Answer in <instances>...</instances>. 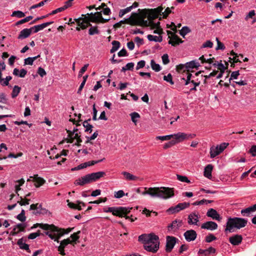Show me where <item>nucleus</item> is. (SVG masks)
Wrapping results in <instances>:
<instances>
[{"label":"nucleus","instance_id":"nucleus-42","mask_svg":"<svg viewBox=\"0 0 256 256\" xmlns=\"http://www.w3.org/2000/svg\"><path fill=\"white\" fill-rule=\"evenodd\" d=\"M80 233V231L79 230L77 232H74L70 235V238H72V241H73V245L74 246V244H76V242L78 240L80 236L78 234Z\"/></svg>","mask_w":256,"mask_h":256},{"label":"nucleus","instance_id":"nucleus-34","mask_svg":"<svg viewBox=\"0 0 256 256\" xmlns=\"http://www.w3.org/2000/svg\"><path fill=\"white\" fill-rule=\"evenodd\" d=\"M220 153L219 152L218 148H216L214 146H212L210 148V157L212 158H214L216 156L218 155Z\"/></svg>","mask_w":256,"mask_h":256},{"label":"nucleus","instance_id":"nucleus-59","mask_svg":"<svg viewBox=\"0 0 256 256\" xmlns=\"http://www.w3.org/2000/svg\"><path fill=\"white\" fill-rule=\"evenodd\" d=\"M216 40L217 42V47L216 48V50H224L225 46H224V44L219 40L218 38H216Z\"/></svg>","mask_w":256,"mask_h":256},{"label":"nucleus","instance_id":"nucleus-27","mask_svg":"<svg viewBox=\"0 0 256 256\" xmlns=\"http://www.w3.org/2000/svg\"><path fill=\"white\" fill-rule=\"evenodd\" d=\"M138 10L140 14H138V16H136V20H140L142 18H143V20H144V18L147 17V12H148V9H138Z\"/></svg>","mask_w":256,"mask_h":256},{"label":"nucleus","instance_id":"nucleus-24","mask_svg":"<svg viewBox=\"0 0 256 256\" xmlns=\"http://www.w3.org/2000/svg\"><path fill=\"white\" fill-rule=\"evenodd\" d=\"M186 70H188V68H198L200 66V64L198 61L196 60H192L190 62H186Z\"/></svg>","mask_w":256,"mask_h":256},{"label":"nucleus","instance_id":"nucleus-48","mask_svg":"<svg viewBox=\"0 0 256 256\" xmlns=\"http://www.w3.org/2000/svg\"><path fill=\"white\" fill-rule=\"evenodd\" d=\"M124 195L128 196V193H126V194H124V192L122 190H120L116 192H114V197L118 198H122Z\"/></svg>","mask_w":256,"mask_h":256},{"label":"nucleus","instance_id":"nucleus-13","mask_svg":"<svg viewBox=\"0 0 256 256\" xmlns=\"http://www.w3.org/2000/svg\"><path fill=\"white\" fill-rule=\"evenodd\" d=\"M206 216L208 217L212 218L213 220H216L218 222L221 221L222 218L220 216V214L216 212V210L214 208L209 209L207 212Z\"/></svg>","mask_w":256,"mask_h":256},{"label":"nucleus","instance_id":"nucleus-56","mask_svg":"<svg viewBox=\"0 0 256 256\" xmlns=\"http://www.w3.org/2000/svg\"><path fill=\"white\" fill-rule=\"evenodd\" d=\"M51 0H44L41 1L40 2L36 4L33 5L32 6L31 8H36L38 7H40L42 6H43L47 2L50 1Z\"/></svg>","mask_w":256,"mask_h":256},{"label":"nucleus","instance_id":"nucleus-16","mask_svg":"<svg viewBox=\"0 0 256 256\" xmlns=\"http://www.w3.org/2000/svg\"><path fill=\"white\" fill-rule=\"evenodd\" d=\"M242 238L241 235L236 234L229 238L230 242L234 246H238L242 242Z\"/></svg>","mask_w":256,"mask_h":256},{"label":"nucleus","instance_id":"nucleus-29","mask_svg":"<svg viewBox=\"0 0 256 256\" xmlns=\"http://www.w3.org/2000/svg\"><path fill=\"white\" fill-rule=\"evenodd\" d=\"M190 204L189 202H184L182 203H179L176 205V208H177L178 211L179 212L181 210H184L185 208L189 207Z\"/></svg>","mask_w":256,"mask_h":256},{"label":"nucleus","instance_id":"nucleus-25","mask_svg":"<svg viewBox=\"0 0 256 256\" xmlns=\"http://www.w3.org/2000/svg\"><path fill=\"white\" fill-rule=\"evenodd\" d=\"M34 181L35 182L34 185L36 187L38 188L44 184L46 180L42 178L38 177V175H34Z\"/></svg>","mask_w":256,"mask_h":256},{"label":"nucleus","instance_id":"nucleus-28","mask_svg":"<svg viewBox=\"0 0 256 256\" xmlns=\"http://www.w3.org/2000/svg\"><path fill=\"white\" fill-rule=\"evenodd\" d=\"M253 212L252 208V206H250L246 208L242 209L241 210V214L244 216H250V213Z\"/></svg>","mask_w":256,"mask_h":256},{"label":"nucleus","instance_id":"nucleus-39","mask_svg":"<svg viewBox=\"0 0 256 256\" xmlns=\"http://www.w3.org/2000/svg\"><path fill=\"white\" fill-rule=\"evenodd\" d=\"M150 65L152 69L156 72H160L161 70L160 66L156 64L154 60H151Z\"/></svg>","mask_w":256,"mask_h":256},{"label":"nucleus","instance_id":"nucleus-60","mask_svg":"<svg viewBox=\"0 0 256 256\" xmlns=\"http://www.w3.org/2000/svg\"><path fill=\"white\" fill-rule=\"evenodd\" d=\"M248 153L250 154L252 156H256V145L252 146Z\"/></svg>","mask_w":256,"mask_h":256},{"label":"nucleus","instance_id":"nucleus-38","mask_svg":"<svg viewBox=\"0 0 256 256\" xmlns=\"http://www.w3.org/2000/svg\"><path fill=\"white\" fill-rule=\"evenodd\" d=\"M122 174L125 176V178L127 180H136L138 179V177L132 174H130L128 172H122Z\"/></svg>","mask_w":256,"mask_h":256},{"label":"nucleus","instance_id":"nucleus-33","mask_svg":"<svg viewBox=\"0 0 256 256\" xmlns=\"http://www.w3.org/2000/svg\"><path fill=\"white\" fill-rule=\"evenodd\" d=\"M136 26H150V20L148 22V20H143V18H142L140 20H136Z\"/></svg>","mask_w":256,"mask_h":256},{"label":"nucleus","instance_id":"nucleus-37","mask_svg":"<svg viewBox=\"0 0 256 256\" xmlns=\"http://www.w3.org/2000/svg\"><path fill=\"white\" fill-rule=\"evenodd\" d=\"M20 87L18 86H14L12 92V98H15L20 93Z\"/></svg>","mask_w":256,"mask_h":256},{"label":"nucleus","instance_id":"nucleus-26","mask_svg":"<svg viewBox=\"0 0 256 256\" xmlns=\"http://www.w3.org/2000/svg\"><path fill=\"white\" fill-rule=\"evenodd\" d=\"M173 136V138L175 139L174 140H176V143L182 142L183 140H186V138L184 136L185 133L184 132H178L176 134H174Z\"/></svg>","mask_w":256,"mask_h":256},{"label":"nucleus","instance_id":"nucleus-21","mask_svg":"<svg viewBox=\"0 0 256 256\" xmlns=\"http://www.w3.org/2000/svg\"><path fill=\"white\" fill-rule=\"evenodd\" d=\"M31 28H24L20 31L18 36V39H24L28 38L32 34Z\"/></svg>","mask_w":256,"mask_h":256},{"label":"nucleus","instance_id":"nucleus-45","mask_svg":"<svg viewBox=\"0 0 256 256\" xmlns=\"http://www.w3.org/2000/svg\"><path fill=\"white\" fill-rule=\"evenodd\" d=\"M24 13L20 10L14 11L12 14V16H16L18 18H24Z\"/></svg>","mask_w":256,"mask_h":256},{"label":"nucleus","instance_id":"nucleus-36","mask_svg":"<svg viewBox=\"0 0 256 256\" xmlns=\"http://www.w3.org/2000/svg\"><path fill=\"white\" fill-rule=\"evenodd\" d=\"M90 28L88 30V34L90 35L98 34H100V30H98L97 26H90Z\"/></svg>","mask_w":256,"mask_h":256},{"label":"nucleus","instance_id":"nucleus-35","mask_svg":"<svg viewBox=\"0 0 256 256\" xmlns=\"http://www.w3.org/2000/svg\"><path fill=\"white\" fill-rule=\"evenodd\" d=\"M147 38L150 41H154L156 42H161L162 40V37L161 36H157L151 34L148 35Z\"/></svg>","mask_w":256,"mask_h":256},{"label":"nucleus","instance_id":"nucleus-64","mask_svg":"<svg viewBox=\"0 0 256 256\" xmlns=\"http://www.w3.org/2000/svg\"><path fill=\"white\" fill-rule=\"evenodd\" d=\"M162 62L164 64H167L170 62V60L168 54H164L162 56Z\"/></svg>","mask_w":256,"mask_h":256},{"label":"nucleus","instance_id":"nucleus-43","mask_svg":"<svg viewBox=\"0 0 256 256\" xmlns=\"http://www.w3.org/2000/svg\"><path fill=\"white\" fill-rule=\"evenodd\" d=\"M82 125L84 128H86L85 132H89L90 133L92 132V128H93V126L90 124L89 123H88L86 122H84L82 123Z\"/></svg>","mask_w":256,"mask_h":256},{"label":"nucleus","instance_id":"nucleus-46","mask_svg":"<svg viewBox=\"0 0 256 256\" xmlns=\"http://www.w3.org/2000/svg\"><path fill=\"white\" fill-rule=\"evenodd\" d=\"M226 66H225L222 64L219 63L218 64V68L220 70L221 73H224L225 70L228 68V62H226Z\"/></svg>","mask_w":256,"mask_h":256},{"label":"nucleus","instance_id":"nucleus-19","mask_svg":"<svg viewBox=\"0 0 256 256\" xmlns=\"http://www.w3.org/2000/svg\"><path fill=\"white\" fill-rule=\"evenodd\" d=\"M182 220H174L172 224L168 226V230H176L179 228L182 225Z\"/></svg>","mask_w":256,"mask_h":256},{"label":"nucleus","instance_id":"nucleus-7","mask_svg":"<svg viewBox=\"0 0 256 256\" xmlns=\"http://www.w3.org/2000/svg\"><path fill=\"white\" fill-rule=\"evenodd\" d=\"M177 240H178V239L174 236H166V251L167 252H172Z\"/></svg>","mask_w":256,"mask_h":256},{"label":"nucleus","instance_id":"nucleus-31","mask_svg":"<svg viewBox=\"0 0 256 256\" xmlns=\"http://www.w3.org/2000/svg\"><path fill=\"white\" fill-rule=\"evenodd\" d=\"M149 14L148 16V19L150 22L153 21L154 20L157 18L159 15H158L155 12L152 10V9H148Z\"/></svg>","mask_w":256,"mask_h":256},{"label":"nucleus","instance_id":"nucleus-55","mask_svg":"<svg viewBox=\"0 0 256 256\" xmlns=\"http://www.w3.org/2000/svg\"><path fill=\"white\" fill-rule=\"evenodd\" d=\"M176 144V140H172L170 142L166 143L164 146V148L167 149L172 146Z\"/></svg>","mask_w":256,"mask_h":256},{"label":"nucleus","instance_id":"nucleus-12","mask_svg":"<svg viewBox=\"0 0 256 256\" xmlns=\"http://www.w3.org/2000/svg\"><path fill=\"white\" fill-rule=\"evenodd\" d=\"M138 16V14L132 12L130 18L122 20V22H123V24H128L132 26H136L137 24L136 16Z\"/></svg>","mask_w":256,"mask_h":256},{"label":"nucleus","instance_id":"nucleus-47","mask_svg":"<svg viewBox=\"0 0 256 256\" xmlns=\"http://www.w3.org/2000/svg\"><path fill=\"white\" fill-rule=\"evenodd\" d=\"M173 134L167 135L164 136H158L156 137V140H170L171 138H173Z\"/></svg>","mask_w":256,"mask_h":256},{"label":"nucleus","instance_id":"nucleus-3","mask_svg":"<svg viewBox=\"0 0 256 256\" xmlns=\"http://www.w3.org/2000/svg\"><path fill=\"white\" fill-rule=\"evenodd\" d=\"M248 223V220L243 218L234 217L229 218L226 222V228L224 232H234V228L240 229L244 228Z\"/></svg>","mask_w":256,"mask_h":256},{"label":"nucleus","instance_id":"nucleus-54","mask_svg":"<svg viewBox=\"0 0 256 256\" xmlns=\"http://www.w3.org/2000/svg\"><path fill=\"white\" fill-rule=\"evenodd\" d=\"M102 160H98L97 161H95V160L90 161V162H84V164L86 166V168H87L88 166H93L98 162H101Z\"/></svg>","mask_w":256,"mask_h":256},{"label":"nucleus","instance_id":"nucleus-32","mask_svg":"<svg viewBox=\"0 0 256 256\" xmlns=\"http://www.w3.org/2000/svg\"><path fill=\"white\" fill-rule=\"evenodd\" d=\"M186 74H187V76H186V80H185L184 78H182V80H185V84H184L185 86L188 85L190 83V80L192 78H196V76H193V75L190 72V70H188L186 71Z\"/></svg>","mask_w":256,"mask_h":256},{"label":"nucleus","instance_id":"nucleus-61","mask_svg":"<svg viewBox=\"0 0 256 256\" xmlns=\"http://www.w3.org/2000/svg\"><path fill=\"white\" fill-rule=\"evenodd\" d=\"M166 212L170 214H173L174 213L178 212L177 208H176V206L170 207L166 210Z\"/></svg>","mask_w":256,"mask_h":256},{"label":"nucleus","instance_id":"nucleus-51","mask_svg":"<svg viewBox=\"0 0 256 256\" xmlns=\"http://www.w3.org/2000/svg\"><path fill=\"white\" fill-rule=\"evenodd\" d=\"M164 80L166 82H170L171 84H174V82L172 80V76L170 74H168L167 76H164Z\"/></svg>","mask_w":256,"mask_h":256},{"label":"nucleus","instance_id":"nucleus-40","mask_svg":"<svg viewBox=\"0 0 256 256\" xmlns=\"http://www.w3.org/2000/svg\"><path fill=\"white\" fill-rule=\"evenodd\" d=\"M190 32V29L188 26H184L180 30V34L184 38L185 36Z\"/></svg>","mask_w":256,"mask_h":256},{"label":"nucleus","instance_id":"nucleus-50","mask_svg":"<svg viewBox=\"0 0 256 256\" xmlns=\"http://www.w3.org/2000/svg\"><path fill=\"white\" fill-rule=\"evenodd\" d=\"M174 6H172L170 8L168 7L164 10V12H162L163 15V18H166L168 14L172 12L171 9H174Z\"/></svg>","mask_w":256,"mask_h":256},{"label":"nucleus","instance_id":"nucleus-58","mask_svg":"<svg viewBox=\"0 0 256 256\" xmlns=\"http://www.w3.org/2000/svg\"><path fill=\"white\" fill-rule=\"evenodd\" d=\"M228 145V143L224 142L219 146H217L216 148H218L219 152L221 153Z\"/></svg>","mask_w":256,"mask_h":256},{"label":"nucleus","instance_id":"nucleus-52","mask_svg":"<svg viewBox=\"0 0 256 256\" xmlns=\"http://www.w3.org/2000/svg\"><path fill=\"white\" fill-rule=\"evenodd\" d=\"M206 242H210L212 241L216 240V238L212 234H208L206 237Z\"/></svg>","mask_w":256,"mask_h":256},{"label":"nucleus","instance_id":"nucleus-49","mask_svg":"<svg viewBox=\"0 0 256 256\" xmlns=\"http://www.w3.org/2000/svg\"><path fill=\"white\" fill-rule=\"evenodd\" d=\"M130 116H131L132 122L134 124H136V122H137V120H136V118H140V115L138 112H136L131 113L130 114Z\"/></svg>","mask_w":256,"mask_h":256},{"label":"nucleus","instance_id":"nucleus-18","mask_svg":"<svg viewBox=\"0 0 256 256\" xmlns=\"http://www.w3.org/2000/svg\"><path fill=\"white\" fill-rule=\"evenodd\" d=\"M37 227H40L43 230H48V232H52V227H54V226H53V224L37 223L36 224H34L33 226H32L31 227V229L35 228H36Z\"/></svg>","mask_w":256,"mask_h":256},{"label":"nucleus","instance_id":"nucleus-20","mask_svg":"<svg viewBox=\"0 0 256 256\" xmlns=\"http://www.w3.org/2000/svg\"><path fill=\"white\" fill-rule=\"evenodd\" d=\"M54 23V22H47L45 23H43L41 24L34 26L33 27L30 28L32 30H34V33H36L38 32V31L43 30L46 26H50V24Z\"/></svg>","mask_w":256,"mask_h":256},{"label":"nucleus","instance_id":"nucleus-4","mask_svg":"<svg viewBox=\"0 0 256 256\" xmlns=\"http://www.w3.org/2000/svg\"><path fill=\"white\" fill-rule=\"evenodd\" d=\"M106 173L104 172H98L88 174L76 180L74 184L75 185L83 186L86 184L96 181L100 178L104 177Z\"/></svg>","mask_w":256,"mask_h":256},{"label":"nucleus","instance_id":"nucleus-44","mask_svg":"<svg viewBox=\"0 0 256 256\" xmlns=\"http://www.w3.org/2000/svg\"><path fill=\"white\" fill-rule=\"evenodd\" d=\"M176 177H177V179L182 182H186L188 184L190 183V180L188 179V178L186 176H182V175L177 174Z\"/></svg>","mask_w":256,"mask_h":256},{"label":"nucleus","instance_id":"nucleus-53","mask_svg":"<svg viewBox=\"0 0 256 256\" xmlns=\"http://www.w3.org/2000/svg\"><path fill=\"white\" fill-rule=\"evenodd\" d=\"M66 9V6H64L62 7L59 8L54 10H52L49 14L50 15H54L58 12H62Z\"/></svg>","mask_w":256,"mask_h":256},{"label":"nucleus","instance_id":"nucleus-62","mask_svg":"<svg viewBox=\"0 0 256 256\" xmlns=\"http://www.w3.org/2000/svg\"><path fill=\"white\" fill-rule=\"evenodd\" d=\"M17 229L18 228V230L19 232H24L25 230V228L26 226V224H18L16 226Z\"/></svg>","mask_w":256,"mask_h":256},{"label":"nucleus","instance_id":"nucleus-63","mask_svg":"<svg viewBox=\"0 0 256 256\" xmlns=\"http://www.w3.org/2000/svg\"><path fill=\"white\" fill-rule=\"evenodd\" d=\"M151 29H154V28H160V22H158L156 23H155L154 22V21L151 20L150 22Z\"/></svg>","mask_w":256,"mask_h":256},{"label":"nucleus","instance_id":"nucleus-9","mask_svg":"<svg viewBox=\"0 0 256 256\" xmlns=\"http://www.w3.org/2000/svg\"><path fill=\"white\" fill-rule=\"evenodd\" d=\"M68 244H73V241H72L69 238L64 239L60 242V245L58 247V250L60 254L62 256L66 255L64 248Z\"/></svg>","mask_w":256,"mask_h":256},{"label":"nucleus","instance_id":"nucleus-10","mask_svg":"<svg viewBox=\"0 0 256 256\" xmlns=\"http://www.w3.org/2000/svg\"><path fill=\"white\" fill-rule=\"evenodd\" d=\"M184 236L188 242L193 241L196 238L197 234L193 230H188L184 234Z\"/></svg>","mask_w":256,"mask_h":256},{"label":"nucleus","instance_id":"nucleus-11","mask_svg":"<svg viewBox=\"0 0 256 256\" xmlns=\"http://www.w3.org/2000/svg\"><path fill=\"white\" fill-rule=\"evenodd\" d=\"M218 224L215 222L212 221L206 222L202 224L201 226V228L206 229L210 230H214L218 228Z\"/></svg>","mask_w":256,"mask_h":256},{"label":"nucleus","instance_id":"nucleus-15","mask_svg":"<svg viewBox=\"0 0 256 256\" xmlns=\"http://www.w3.org/2000/svg\"><path fill=\"white\" fill-rule=\"evenodd\" d=\"M184 42L178 35L174 34L172 38L168 40V43L174 46H176L180 44L183 43Z\"/></svg>","mask_w":256,"mask_h":256},{"label":"nucleus","instance_id":"nucleus-57","mask_svg":"<svg viewBox=\"0 0 256 256\" xmlns=\"http://www.w3.org/2000/svg\"><path fill=\"white\" fill-rule=\"evenodd\" d=\"M34 60H35V58H30V57L24 60V65L28 64V65L32 66L34 62Z\"/></svg>","mask_w":256,"mask_h":256},{"label":"nucleus","instance_id":"nucleus-8","mask_svg":"<svg viewBox=\"0 0 256 256\" xmlns=\"http://www.w3.org/2000/svg\"><path fill=\"white\" fill-rule=\"evenodd\" d=\"M92 22L98 24L99 20L102 18V12H98L95 13L91 12L86 14Z\"/></svg>","mask_w":256,"mask_h":256},{"label":"nucleus","instance_id":"nucleus-6","mask_svg":"<svg viewBox=\"0 0 256 256\" xmlns=\"http://www.w3.org/2000/svg\"><path fill=\"white\" fill-rule=\"evenodd\" d=\"M132 209V208L129 207L114 206L106 208H104V212H112L114 216L122 218V216L126 214H128Z\"/></svg>","mask_w":256,"mask_h":256},{"label":"nucleus","instance_id":"nucleus-2","mask_svg":"<svg viewBox=\"0 0 256 256\" xmlns=\"http://www.w3.org/2000/svg\"><path fill=\"white\" fill-rule=\"evenodd\" d=\"M142 195L149 194L152 197H157L164 199L169 198L174 196V188L168 187L144 188Z\"/></svg>","mask_w":256,"mask_h":256},{"label":"nucleus","instance_id":"nucleus-41","mask_svg":"<svg viewBox=\"0 0 256 256\" xmlns=\"http://www.w3.org/2000/svg\"><path fill=\"white\" fill-rule=\"evenodd\" d=\"M33 18L32 16H28L26 17V18L22 19L18 22H17L16 23V26H18L20 24H23L24 23H26V22H29L30 20H32Z\"/></svg>","mask_w":256,"mask_h":256},{"label":"nucleus","instance_id":"nucleus-14","mask_svg":"<svg viewBox=\"0 0 256 256\" xmlns=\"http://www.w3.org/2000/svg\"><path fill=\"white\" fill-rule=\"evenodd\" d=\"M198 214H196L195 212H192L188 215V222L189 224L198 225Z\"/></svg>","mask_w":256,"mask_h":256},{"label":"nucleus","instance_id":"nucleus-22","mask_svg":"<svg viewBox=\"0 0 256 256\" xmlns=\"http://www.w3.org/2000/svg\"><path fill=\"white\" fill-rule=\"evenodd\" d=\"M17 244L18 245L20 249L24 250L28 252H30V250L29 248V245L24 242L23 238H21L18 240Z\"/></svg>","mask_w":256,"mask_h":256},{"label":"nucleus","instance_id":"nucleus-23","mask_svg":"<svg viewBox=\"0 0 256 256\" xmlns=\"http://www.w3.org/2000/svg\"><path fill=\"white\" fill-rule=\"evenodd\" d=\"M213 168V166L212 164L207 165L204 170V176L209 179L212 178V172Z\"/></svg>","mask_w":256,"mask_h":256},{"label":"nucleus","instance_id":"nucleus-17","mask_svg":"<svg viewBox=\"0 0 256 256\" xmlns=\"http://www.w3.org/2000/svg\"><path fill=\"white\" fill-rule=\"evenodd\" d=\"M82 16H84V20L82 21V23L78 26H80L81 29L84 30L86 28L88 27L91 26L90 22H92L90 20V18L86 14H82Z\"/></svg>","mask_w":256,"mask_h":256},{"label":"nucleus","instance_id":"nucleus-5","mask_svg":"<svg viewBox=\"0 0 256 256\" xmlns=\"http://www.w3.org/2000/svg\"><path fill=\"white\" fill-rule=\"evenodd\" d=\"M52 227V232H46V234L48 235L51 239L54 240L57 242H59V240L64 234H66L70 232L74 228H68L66 229L59 228L53 224Z\"/></svg>","mask_w":256,"mask_h":256},{"label":"nucleus","instance_id":"nucleus-1","mask_svg":"<svg viewBox=\"0 0 256 256\" xmlns=\"http://www.w3.org/2000/svg\"><path fill=\"white\" fill-rule=\"evenodd\" d=\"M138 241L144 244V248L147 251L156 252L159 248V238L154 233L140 236Z\"/></svg>","mask_w":256,"mask_h":256},{"label":"nucleus","instance_id":"nucleus-30","mask_svg":"<svg viewBox=\"0 0 256 256\" xmlns=\"http://www.w3.org/2000/svg\"><path fill=\"white\" fill-rule=\"evenodd\" d=\"M190 204L189 202H184L182 203H179L176 205V208H177L178 211L179 212L181 210H184L185 208L189 207Z\"/></svg>","mask_w":256,"mask_h":256}]
</instances>
